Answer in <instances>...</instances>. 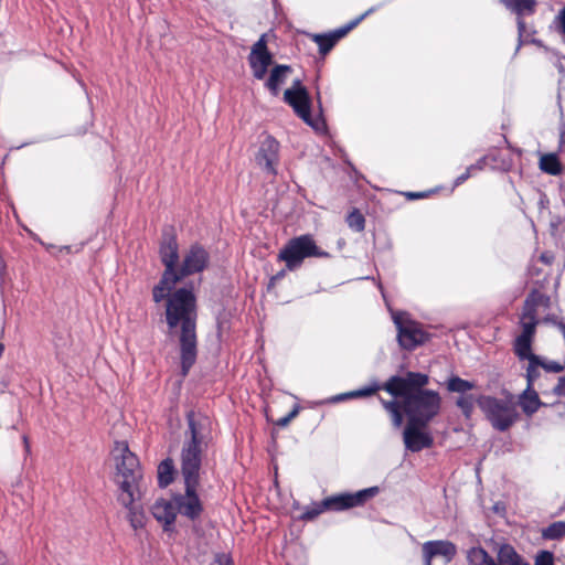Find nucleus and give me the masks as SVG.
Returning <instances> with one entry per match:
<instances>
[{
    "instance_id": "b1692460",
    "label": "nucleus",
    "mask_w": 565,
    "mask_h": 565,
    "mask_svg": "<svg viewBox=\"0 0 565 565\" xmlns=\"http://www.w3.org/2000/svg\"><path fill=\"white\" fill-rule=\"evenodd\" d=\"M446 387L451 393L463 395L473 390L476 387V383L463 380L457 375H452L447 380Z\"/></svg>"
},
{
    "instance_id": "e433bc0d",
    "label": "nucleus",
    "mask_w": 565,
    "mask_h": 565,
    "mask_svg": "<svg viewBox=\"0 0 565 565\" xmlns=\"http://www.w3.org/2000/svg\"><path fill=\"white\" fill-rule=\"evenodd\" d=\"M299 409H300L299 406H295L294 409L289 414L279 418L276 424L280 427L287 426L290 423V420H292L298 415Z\"/></svg>"
},
{
    "instance_id": "bb28decb",
    "label": "nucleus",
    "mask_w": 565,
    "mask_h": 565,
    "mask_svg": "<svg viewBox=\"0 0 565 565\" xmlns=\"http://www.w3.org/2000/svg\"><path fill=\"white\" fill-rule=\"evenodd\" d=\"M408 392L424 391L423 387L428 384V376L423 373L408 372L405 375Z\"/></svg>"
},
{
    "instance_id": "7c9ffc66",
    "label": "nucleus",
    "mask_w": 565,
    "mask_h": 565,
    "mask_svg": "<svg viewBox=\"0 0 565 565\" xmlns=\"http://www.w3.org/2000/svg\"><path fill=\"white\" fill-rule=\"evenodd\" d=\"M134 503L135 502H132L130 507H125L129 512L128 518H129L130 525L135 530L142 529L145 525V520H146L145 514L141 510L137 509L134 505Z\"/></svg>"
},
{
    "instance_id": "f257e3e1",
    "label": "nucleus",
    "mask_w": 565,
    "mask_h": 565,
    "mask_svg": "<svg viewBox=\"0 0 565 565\" xmlns=\"http://www.w3.org/2000/svg\"><path fill=\"white\" fill-rule=\"evenodd\" d=\"M190 438L185 440L181 451V473L185 492L173 497L177 511L190 520H196L203 504L196 489L200 482L201 455L211 440L212 420L203 414H188Z\"/></svg>"
},
{
    "instance_id": "ddd939ff",
    "label": "nucleus",
    "mask_w": 565,
    "mask_h": 565,
    "mask_svg": "<svg viewBox=\"0 0 565 565\" xmlns=\"http://www.w3.org/2000/svg\"><path fill=\"white\" fill-rule=\"evenodd\" d=\"M380 492L379 487H370L356 492H344L328 497L324 500V507L328 511H344L351 508L361 507Z\"/></svg>"
},
{
    "instance_id": "5701e85b",
    "label": "nucleus",
    "mask_w": 565,
    "mask_h": 565,
    "mask_svg": "<svg viewBox=\"0 0 565 565\" xmlns=\"http://www.w3.org/2000/svg\"><path fill=\"white\" fill-rule=\"evenodd\" d=\"M519 405L525 415L532 416L542 406V402L532 387H526L519 396Z\"/></svg>"
},
{
    "instance_id": "4c0bfd02",
    "label": "nucleus",
    "mask_w": 565,
    "mask_h": 565,
    "mask_svg": "<svg viewBox=\"0 0 565 565\" xmlns=\"http://www.w3.org/2000/svg\"><path fill=\"white\" fill-rule=\"evenodd\" d=\"M376 10L375 7H372L370 8L369 10H366L363 14H361L360 17H358L356 19L350 21L347 25H348V29L352 30L354 29L358 24H360V22H362L367 15H370L371 13H373L374 11Z\"/></svg>"
},
{
    "instance_id": "1a4fd4ad",
    "label": "nucleus",
    "mask_w": 565,
    "mask_h": 565,
    "mask_svg": "<svg viewBox=\"0 0 565 565\" xmlns=\"http://www.w3.org/2000/svg\"><path fill=\"white\" fill-rule=\"evenodd\" d=\"M383 388L388 394H391L394 397H403V402L407 399V396L411 395L413 392H408V388L406 386L405 376H392L388 379V381L382 386L379 382L374 381L370 385L365 387H361L359 390L350 391L347 393L338 394L330 398L331 403H339L343 402L345 399L350 398H361V397H369L375 394L377 391Z\"/></svg>"
},
{
    "instance_id": "c756f323",
    "label": "nucleus",
    "mask_w": 565,
    "mask_h": 565,
    "mask_svg": "<svg viewBox=\"0 0 565 565\" xmlns=\"http://www.w3.org/2000/svg\"><path fill=\"white\" fill-rule=\"evenodd\" d=\"M324 511H328L327 507H324V500H322L321 502H313L305 508V511L301 514L300 519L303 521H312Z\"/></svg>"
},
{
    "instance_id": "f03ea898",
    "label": "nucleus",
    "mask_w": 565,
    "mask_h": 565,
    "mask_svg": "<svg viewBox=\"0 0 565 565\" xmlns=\"http://www.w3.org/2000/svg\"><path fill=\"white\" fill-rule=\"evenodd\" d=\"M166 320L169 329L180 328V359L182 375L186 376L196 361V299L191 289L180 288L166 298Z\"/></svg>"
},
{
    "instance_id": "412c9836",
    "label": "nucleus",
    "mask_w": 565,
    "mask_h": 565,
    "mask_svg": "<svg viewBox=\"0 0 565 565\" xmlns=\"http://www.w3.org/2000/svg\"><path fill=\"white\" fill-rule=\"evenodd\" d=\"M351 30L345 24L329 34H316L313 41L318 44L321 54H327L335 45V43L347 35Z\"/></svg>"
},
{
    "instance_id": "393cba45",
    "label": "nucleus",
    "mask_w": 565,
    "mask_h": 565,
    "mask_svg": "<svg viewBox=\"0 0 565 565\" xmlns=\"http://www.w3.org/2000/svg\"><path fill=\"white\" fill-rule=\"evenodd\" d=\"M174 466L171 459H166L158 466V483L161 488L168 487L173 481Z\"/></svg>"
},
{
    "instance_id": "dca6fc26",
    "label": "nucleus",
    "mask_w": 565,
    "mask_h": 565,
    "mask_svg": "<svg viewBox=\"0 0 565 565\" xmlns=\"http://www.w3.org/2000/svg\"><path fill=\"white\" fill-rule=\"evenodd\" d=\"M256 164L267 174L276 175L279 162V142L271 136L265 135L255 154Z\"/></svg>"
},
{
    "instance_id": "473e14b6",
    "label": "nucleus",
    "mask_w": 565,
    "mask_h": 565,
    "mask_svg": "<svg viewBox=\"0 0 565 565\" xmlns=\"http://www.w3.org/2000/svg\"><path fill=\"white\" fill-rule=\"evenodd\" d=\"M347 222H348L349 227L356 232H361L364 230V225H365L364 216L356 210L349 214Z\"/></svg>"
},
{
    "instance_id": "6e6552de",
    "label": "nucleus",
    "mask_w": 565,
    "mask_h": 565,
    "mask_svg": "<svg viewBox=\"0 0 565 565\" xmlns=\"http://www.w3.org/2000/svg\"><path fill=\"white\" fill-rule=\"evenodd\" d=\"M308 257L328 258L330 254L320 249L311 235H300L290 239L282 249L278 258L285 262L288 270L299 268L302 262Z\"/></svg>"
},
{
    "instance_id": "9b49d317",
    "label": "nucleus",
    "mask_w": 565,
    "mask_h": 565,
    "mask_svg": "<svg viewBox=\"0 0 565 565\" xmlns=\"http://www.w3.org/2000/svg\"><path fill=\"white\" fill-rule=\"evenodd\" d=\"M284 99L307 125L316 130L321 128L322 121L320 118H313L311 116L310 97L308 90L299 79L295 81L291 87L285 90Z\"/></svg>"
},
{
    "instance_id": "49530a36",
    "label": "nucleus",
    "mask_w": 565,
    "mask_h": 565,
    "mask_svg": "<svg viewBox=\"0 0 565 565\" xmlns=\"http://www.w3.org/2000/svg\"><path fill=\"white\" fill-rule=\"evenodd\" d=\"M541 258H542V260H544V262H546V263H548V262H550V259H548L545 255H542V257H541Z\"/></svg>"
},
{
    "instance_id": "7ed1b4c3",
    "label": "nucleus",
    "mask_w": 565,
    "mask_h": 565,
    "mask_svg": "<svg viewBox=\"0 0 565 565\" xmlns=\"http://www.w3.org/2000/svg\"><path fill=\"white\" fill-rule=\"evenodd\" d=\"M550 297L539 291H533L526 298L523 311L520 316L521 333L514 341V353L520 360H527L526 369L527 386L532 387L535 380L540 376L541 356L532 353V342L535 335L536 326L540 323L537 318L540 308L547 309Z\"/></svg>"
},
{
    "instance_id": "de8ad7c7",
    "label": "nucleus",
    "mask_w": 565,
    "mask_h": 565,
    "mask_svg": "<svg viewBox=\"0 0 565 565\" xmlns=\"http://www.w3.org/2000/svg\"><path fill=\"white\" fill-rule=\"evenodd\" d=\"M61 250L68 252V250H70V247H68V246H63V247H61Z\"/></svg>"
},
{
    "instance_id": "9d476101",
    "label": "nucleus",
    "mask_w": 565,
    "mask_h": 565,
    "mask_svg": "<svg viewBox=\"0 0 565 565\" xmlns=\"http://www.w3.org/2000/svg\"><path fill=\"white\" fill-rule=\"evenodd\" d=\"M392 319L397 329V340L405 350H414L427 340V333L422 326L412 320L406 312L393 311Z\"/></svg>"
},
{
    "instance_id": "423d86ee",
    "label": "nucleus",
    "mask_w": 565,
    "mask_h": 565,
    "mask_svg": "<svg viewBox=\"0 0 565 565\" xmlns=\"http://www.w3.org/2000/svg\"><path fill=\"white\" fill-rule=\"evenodd\" d=\"M161 262L166 266L164 273L153 287L152 297L154 302L164 300L166 296L172 291L178 281L181 280L175 265L179 260V246L174 236L166 237L160 246Z\"/></svg>"
},
{
    "instance_id": "37998d69",
    "label": "nucleus",
    "mask_w": 565,
    "mask_h": 565,
    "mask_svg": "<svg viewBox=\"0 0 565 565\" xmlns=\"http://www.w3.org/2000/svg\"><path fill=\"white\" fill-rule=\"evenodd\" d=\"M406 196L411 200L423 199L427 196L426 192H407Z\"/></svg>"
},
{
    "instance_id": "39448f33",
    "label": "nucleus",
    "mask_w": 565,
    "mask_h": 565,
    "mask_svg": "<svg viewBox=\"0 0 565 565\" xmlns=\"http://www.w3.org/2000/svg\"><path fill=\"white\" fill-rule=\"evenodd\" d=\"M477 405L491 426L499 431L508 430L519 419L516 402L510 392H504L502 398L479 395Z\"/></svg>"
},
{
    "instance_id": "a19ab883",
    "label": "nucleus",
    "mask_w": 565,
    "mask_h": 565,
    "mask_svg": "<svg viewBox=\"0 0 565 565\" xmlns=\"http://www.w3.org/2000/svg\"><path fill=\"white\" fill-rule=\"evenodd\" d=\"M555 22L557 23L562 33L565 35V7L556 15Z\"/></svg>"
},
{
    "instance_id": "4468645a",
    "label": "nucleus",
    "mask_w": 565,
    "mask_h": 565,
    "mask_svg": "<svg viewBox=\"0 0 565 565\" xmlns=\"http://www.w3.org/2000/svg\"><path fill=\"white\" fill-rule=\"evenodd\" d=\"M424 565H448L457 554V547L449 541H428L422 546Z\"/></svg>"
},
{
    "instance_id": "79ce46f5",
    "label": "nucleus",
    "mask_w": 565,
    "mask_h": 565,
    "mask_svg": "<svg viewBox=\"0 0 565 565\" xmlns=\"http://www.w3.org/2000/svg\"><path fill=\"white\" fill-rule=\"evenodd\" d=\"M215 562L218 565H233V561L227 554H217L215 557Z\"/></svg>"
},
{
    "instance_id": "4be33fe9",
    "label": "nucleus",
    "mask_w": 565,
    "mask_h": 565,
    "mask_svg": "<svg viewBox=\"0 0 565 565\" xmlns=\"http://www.w3.org/2000/svg\"><path fill=\"white\" fill-rule=\"evenodd\" d=\"M291 71V67L288 65H276L271 68L265 86L274 96L278 95L280 85L285 83Z\"/></svg>"
},
{
    "instance_id": "f8f14e48",
    "label": "nucleus",
    "mask_w": 565,
    "mask_h": 565,
    "mask_svg": "<svg viewBox=\"0 0 565 565\" xmlns=\"http://www.w3.org/2000/svg\"><path fill=\"white\" fill-rule=\"evenodd\" d=\"M467 558L469 565H524L521 556L509 544L499 547L495 559L481 547L470 548Z\"/></svg>"
},
{
    "instance_id": "aec40b11",
    "label": "nucleus",
    "mask_w": 565,
    "mask_h": 565,
    "mask_svg": "<svg viewBox=\"0 0 565 565\" xmlns=\"http://www.w3.org/2000/svg\"><path fill=\"white\" fill-rule=\"evenodd\" d=\"M507 9L512 11L518 15V29L519 34L522 36V33L525 29V23L521 19L523 15H530L534 13L536 1L535 0H501Z\"/></svg>"
},
{
    "instance_id": "6ab92c4d",
    "label": "nucleus",
    "mask_w": 565,
    "mask_h": 565,
    "mask_svg": "<svg viewBox=\"0 0 565 565\" xmlns=\"http://www.w3.org/2000/svg\"><path fill=\"white\" fill-rule=\"evenodd\" d=\"M153 518L162 524L166 532H170L173 529V524L178 514L174 499H159L154 502L151 508Z\"/></svg>"
},
{
    "instance_id": "0eeeda50",
    "label": "nucleus",
    "mask_w": 565,
    "mask_h": 565,
    "mask_svg": "<svg viewBox=\"0 0 565 565\" xmlns=\"http://www.w3.org/2000/svg\"><path fill=\"white\" fill-rule=\"evenodd\" d=\"M441 398L435 391H416L407 396L403 403V409L408 420L427 426L428 423L438 415L440 411Z\"/></svg>"
},
{
    "instance_id": "ea45409f",
    "label": "nucleus",
    "mask_w": 565,
    "mask_h": 565,
    "mask_svg": "<svg viewBox=\"0 0 565 565\" xmlns=\"http://www.w3.org/2000/svg\"><path fill=\"white\" fill-rule=\"evenodd\" d=\"M470 177H472V173L470 172L469 168L467 167V169L465 170L463 173H461L460 175H458L456 178V180L454 181V185H452V189H455L456 186L462 184L465 181H467Z\"/></svg>"
},
{
    "instance_id": "72a5a7b5",
    "label": "nucleus",
    "mask_w": 565,
    "mask_h": 565,
    "mask_svg": "<svg viewBox=\"0 0 565 565\" xmlns=\"http://www.w3.org/2000/svg\"><path fill=\"white\" fill-rule=\"evenodd\" d=\"M540 365L546 372H551V373H559L565 367L564 364H561V363L555 362V361H546L543 358H541V364Z\"/></svg>"
},
{
    "instance_id": "c9c22d12",
    "label": "nucleus",
    "mask_w": 565,
    "mask_h": 565,
    "mask_svg": "<svg viewBox=\"0 0 565 565\" xmlns=\"http://www.w3.org/2000/svg\"><path fill=\"white\" fill-rule=\"evenodd\" d=\"M489 158V156H483L476 163L468 167L472 175L482 171L488 166Z\"/></svg>"
},
{
    "instance_id": "2f4dec72",
    "label": "nucleus",
    "mask_w": 565,
    "mask_h": 565,
    "mask_svg": "<svg viewBox=\"0 0 565 565\" xmlns=\"http://www.w3.org/2000/svg\"><path fill=\"white\" fill-rule=\"evenodd\" d=\"M565 535V521L554 522L543 530V536L548 540H557Z\"/></svg>"
},
{
    "instance_id": "cd10ccee",
    "label": "nucleus",
    "mask_w": 565,
    "mask_h": 565,
    "mask_svg": "<svg viewBox=\"0 0 565 565\" xmlns=\"http://www.w3.org/2000/svg\"><path fill=\"white\" fill-rule=\"evenodd\" d=\"M477 397L471 394L459 395L456 401L457 407L461 411L462 415L469 419L472 416Z\"/></svg>"
},
{
    "instance_id": "20e7f679",
    "label": "nucleus",
    "mask_w": 565,
    "mask_h": 565,
    "mask_svg": "<svg viewBox=\"0 0 565 565\" xmlns=\"http://www.w3.org/2000/svg\"><path fill=\"white\" fill-rule=\"evenodd\" d=\"M113 454L116 459V482L120 490L118 501L124 507H130L136 500L141 478L139 460L125 441H117Z\"/></svg>"
},
{
    "instance_id": "58836bf2",
    "label": "nucleus",
    "mask_w": 565,
    "mask_h": 565,
    "mask_svg": "<svg viewBox=\"0 0 565 565\" xmlns=\"http://www.w3.org/2000/svg\"><path fill=\"white\" fill-rule=\"evenodd\" d=\"M556 396L565 397V376L558 379L557 385L553 388Z\"/></svg>"
},
{
    "instance_id": "2eb2a0df",
    "label": "nucleus",
    "mask_w": 565,
    "mask_h": 565,
    "mask_svg": "<svg viewBox=\"0 0 565 565\" xmlns=\"http://www.w3.org/2000/svg\"><path fill=\"white\" fill-rule=\"evenodd\" d=\"M271 63L273 55L267 47V34H262L253 44L248 55V64L253 76L256 79H264Z\"/></svg>"
},
{
    "instance_id": "c85d7f7f",
    "label": "nucleus",
    "mask_w": 565,
    "mask_h": 565,
    "mask_svg": "<svg viewBox=\"0 0 565 565\" xmlns=\"http://www.w3.org/2000/svg\"><path fill=\"white\" fill-rule=\"evenodd\" d=\"M381 403L385 411L391 415L394 427H401L403 423V416L401 413V406L396 401H384L381 398Z\"/></svg>"
},
{
    "instance_id": "a211bd4d",
    "label": "nucleus",
    "mask_w": 565,
    "mask_h": 565,
    "mask_svg": "<svg viewBox=\"0 0 565 565\" xmlns=\"http://www.w3.org/2000/svg\"><path fill=\"white\" fill-rule=\"evenodd\" d=\"M424 427L425 426L419 425V423L408 420L403 433V440L406 449L412 452H418L433 445V436L428 431L424 430Z\"/></svg>"
},
{
    "instance_id": "c03bdc74",
    "label": "nucleus",
    "mask_w": 565,
    "mask_h": 565,
    "mask_svg": "<svg viewBox=\"0 0 565 565\" xmlns=\"http://www.w3.org/2000/svg\"><path fill=\"white\" fill-rule=\"evenodd\" d=\"M561 145H559V148H561V151L565 152V131L561 134Z\"/></svg>"
},
{
    "instance_id": "09e8293b",
    "label": "nucleus",
    "mask_w": 565,
    "mask_h": 565,
    "mask_svg": "<svg viewBox=\"0 0 565 565\" xmlns=\"http://www.w3.org/2000/svg\"><path fill=\"white\" fill-rule=\"evenodd\" d=\"M23 441H24V444H25V447L28 448V447H29V446H28V438H26V437H23Z\"/></svg>"
},
{
    "instance_id": "a18cd8bd",
    "label": "nucleus",
    "mask_w": 565,
    "mask_h": 565,
    "mask_svg": "<svg viewBox=\"0 0 565 565\" xmlns=\"http://www.w3.org/2000/svg\"><path fill=\"white\" fill-rule=\"evenodd\" d=\"M3 351H4V345L2 343H0V358L2 356L3 354Z\"/></svg>"
},
{
    "instance_id": "f3484780",
    "label": "nucleus",
    "mask_w": 565,
    "mask_h": 565,
    "mask_svg": "<svg viewBox=\"0 0 565 565\" xmlns=\"http://www.w3.org/2000/svg\"><path fill=\"white\" fill-rule=\"evenodd\" d=\"M209 260L210 256L206 249L199 244H194L185 252L178 274L182 279L188 275L200 273L205 269Z\"/></svg>"
},
{
    "instance_id": "f704fd0d",
    "label": "nucleus",
    "mask_w": 565,
    "mask_h": 565,
    "mask_svg": "<svg viewBox=\"0 0 565 565\" xmlns=\"http://www.w3.org/2000/svg\"><path fill=\"white\" fill-rule=\"evenodd\" d=\"M534 565H554L553 553L548 551H541L535 557Z\"/></svg>"
},
{
    "instance_id": "a878e982",
    "label": "nucleus",
    "mask_w": 565,
    "mask_h": 565,
    "mask_svg": "<svg viewBox=\"0 0 565 565\" xmlns=\"http://www.w3.org/2000/svg\"><path fill=\"white\" fill-rule=\"evenodd\" d=\"M540 169L551 175H557L562 171L557 156L554 153H547L541 157Z\"/></svg>"
}]
</instances>
